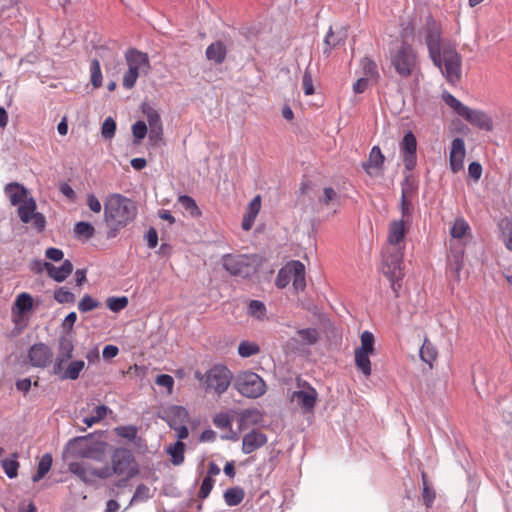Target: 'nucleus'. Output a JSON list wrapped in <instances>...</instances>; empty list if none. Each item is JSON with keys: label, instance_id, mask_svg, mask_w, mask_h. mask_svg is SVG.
<instances>
[{"label": "nucleus", "instance_id": "nucleus-27", "mask_svg": "<svg viewBox=\"0 0 512 512\" xmlns=\"http://www.w3.org/2000/svg\"><path fill=\"white\" fill-rule=\"evenodd\" d=\"M36 201L33 197H29V199L24 200L22 203L18 204V216L20 220L28 224L32 221V217L36 212Z\"/></svg>", "mask_w": 512, "mask_h": 512}, {"label": "nucleus", "instance_id": "nucleus-26", "mask_svg": "<svg viewBox=\"0 0 512 512\" xmlns=\"http://www.w3.org/2000/svg\"><path fill=\"white\" fill-rule=\"evenodd\" d=\"M85 367L83 360L72 361L66 369L61 365V372L56 374L61 380H76Z\"/></svg>", "mask_w": 512, "mask_h": 512}, {"label": "nucleus", "instance_id": "nucleus-59", "mask_svg": "<svg viewBox=\"0 0 512 512\" xmlns=\"http://www.w3.org/2000/svg\"><path fill=\"white\" fill-rule=\"evenodd\" d=\"M116 132V122L112 117H107L101 127V135L105 139H112Z\"/></svg>", "mask_w": 512, "mask_h": 512}, {"label": "nucleus", "instance_id": "nucleus-55", "mask_svg": "<svg viewBox=\"0 0 512 512\" xmlns=\"http://www.w3.org/2000/svg\"><path fill=\"white\" fill-rule=\"evenodd\" d=\"M259 350V346L256 343L248 341H242L238 346V353L241 357L244 358L256 355Z\"/></svg>", "mask_w": 512, "mask_h": 512}, {"label": "nucleus", "instance_id": "nucleus-11", "mask_svg": "<svg viewBox=\"0 0 512 512\" xmlns=\"http://www.w3.org/2000/svg\"><path fill=\"white\" fill-rule=\"evenodd\" d=\"M400 151L404 166L407 170H413L416 166L417 140L415 135L408 131L400 142Z\"/></svg>", "mask_w": 512, "mask_h": 512}, {"label": "nucleus", "instance_id": "nucleus-63", "mask_svg": "<svg viewBox=\"0 0 512 512\" xmlns=\"http://www.w3.org/2000/svg\"><path fill=\"white\" fill-rule=\"evenodd\" d=\"M155 383L159 386L165 387L168 394H172L174 387V378L168 374H160L156 377Z\"/></svg>", "mask_w": 512, "mask_h": 512}, {"label": "nucleus", "instance_id": "nucleus-35", "mask_svg": "<svg viewBox=\"0 0 512 512\" xmlns=\"http://www.w3.org/2000/svg\"><path fill=\"white\" fill-rule=\"evenodd\" d=\"M419 355L423 362L432 366V363L437 358L438 352L434 344H432L428 339H425L420 348Z\"/></svg>", "mask_w": 512, "mask_h": 512}, {"label": "nucleus", "instance_id": "nucleus-51", "mask_svg": "<svg viewBox=\"0 0 512 512\" xmlns=\"http://www.w3.org/2000/svg\"><path fill=\"white\" fill-rule=\"evenodd\" d=\"M117 436L134 441L138 434V429L134 425L118 426L114 429Z\"/></svg>", "mask_w": 512, "mask_h": 512}, {"label": "nucleus", "instance_id": "nucleus-2", "mask_svg": "<svg viewBox=\"0 0 512 512\" xmlns=\"http://www.w3.org/2000/svg\"><path fill=\"white\" fill-rule=\"evenodd\" d=\"M442 99L457 115L471 125L485 131L493 129L492 119L484 111L469 108L447 91L443 92Z\"/></svg>", "mask_w": 512, "mask_h": 512}, {"label": "nucleus", "instance_id": "nucleus-16", "mask_svg": "<svg viewBox=\"0 0 512 512\" xmlns=\"http://www.w3.org/2000/svg\"><path fill=\"white\" fill-rule=\"evenodd\" d=\"M74 344L69 336H61L58 343V353L53 364V374L61 372V365L72 358Z\"/></svg>", "mask_w": 512, "mask_h": 512}, {"label": "nucleus", "instance_id": "nucleus-37", "mask_svg": "<svg viewBox=\"0 0 512 512\" xmlns=\"http://www.w3.org/2000/svg\"><path fill=\"white\" fill-rule=\"evenodd\" d=\"M52 455L50 453H45L39 463L36 473L32 477L33 482L40 481L51 469L52 466Z\"/></svg>", "mask_w": 512, "mask_h": 512}, {"label": "nucleus", "instance_id": "nucleus-1", "mask_svg": "<svg viewBox=\"0 0 512 512\" xmlns=\"http://www.w3.org/2000/svg\"><path fill=\"white\" fill-rule=\"evenodd\" d=\"M136 203L119 193H113L104 201V221L109 228L107 238L117 236L118 232L131 223L137 216Z\"/></svg>", "mask_w": 512, "mask_h": 512}, {"label": "nucleus", "instance_id": "nucleus-36", "mask_svg": "<svg viewBox=\"0 0 512 512\" xmlns=\"http://www.w3.org/2000/svg\"><path fill=\"white\" fill-rule=\"evenodd\" d=\"M166 451L171 456V461L174 465L178 466L184 462L185 444L182 441H177L168 446Z\"/></svg>", "mask_w": 512, "mask_h": 512}, {"label": "nucleus", "instance_id": "nucleus-25", "mask_svg": "<svg viewBox=\"0 0 512 512\" xmlns=\"http://www.w3.org/2000/svg\"><path fill=\"white\" fill-rule=\"evenodd\" d=\"M290 270H292L291 279L296 292L303 291L306 287L305 266L302 262L296 260L290 262Z\"/></svg>", "mask_w": 512, "mask_h": 512}, {"label": "nucleus", "instance_id": "nucleus-48", "mask_svg": "<svg viewBox=\"0 0 512 512\" xmlns=\"http://www.w3.org/2000/svg\"><path fill=\"white\" fill-rule=\"evenodd\" d=\"M361 344L355 350L374 353V335L370 331H364L360 337Z\"/></svg>", "mask_w": 512, "mask_h": 512}, {"label": "nucleus", "instance_id": "nucleus-43", "mask_svg": "<svg viewBox=\"0 0 512 512\" xmlns=\"http://www.w3.org/2000/svg\"><path fill=\"white\" fill-rule=\"evenodd\" d=\"M169 416L171 417L172 424L186 423L189 421V412L182 406L174 405L169 409Z\"/></svg>", "mask_w": 512, "mask_h": 512}, {"label": "nucleus", "instance_id": "nucleus-28", "mask_svg": "<svg viewBox=\"0 0 512 512\" xmlns=\"http://www.w3.org/2000/svg\"><path fill=\"white\" fill-rule=\"evenodd\" d=\"M263 419L262 413L257 409H247L239 418V428L246 429L252 425H258Z\"/></svg>", "mask_w": 512, "mask_h": 512}, {"label": "nucleus", "instance_id": "nucleus-19", "mask_svg": "<svg viewBox=\"0 0 512 512\" xmlns=\"http://www.w3.org/2000/svg\"><path fill=\"white\" fill-rule=\"evenodd\" d=\"M266 442L267 437L264 433L258 430H252L243 436L242 452L244 454H251L252 452L264 446Z\"/></svg>", "mask_w": 512, "mask_h": 512}, {"label": "nucleus", "instance_id": "nucleus-61", "mask_svg": "<svg viewBox=\"0 0 512 512\" xmlns=\"http://www.w3.org/2000/svg\"><path fill=\"white\" fill-rule=\"evenodd\" d=\"M417 190V186L414 181L410 177H405V179L401 183V196H406L407 198H413Z\"/></svg>", "mask_w": 512, "mask_h": 512}, {"label": "nucleus", "instance_id": "nucleus-17", "mask_svg": "<svg viewBox=\"0 0 512 512\" xmlns=\"http://www.w3.org/2000/svg\"><path fill=\"white\" fill-rule=\"evenodd\" d=\"M465 154L466 150L464 140L460 137L454 138L451 143L449 154L450 168L454 173L463 169Z\"/></svg>", "mask_w": 512, "mask_h": 512}, {"label": "nucleus", "instance_id": "nucleus-60", "mask_svg": "<svg viewBox=\"0 0 512 512\" xmlns=\"http://www.w3.org/2000/svg\"><path fill=\"white\" fill-rule=\"evenodd\" d=\"M140 72L134 70V68H129L123 75V81L122 85L126 89H132L137 81V78L139 77Z\"/></svg>", "mask_w": 512, "mask_h": 512}, {"label": "nucleus", "instance_id": "nucleus-14", "mask_svg": "<svg viewBox=\"0 0 512 512\" xmlns=\"http://www.w3.org/2000/svg\"><path fill=\"white\" fill-rule=\"evenodd\" d=\"M125 60L129 68H134L138 72L148 74L151 69L150 59L147 53L141 52L136 48H130L125 53Z\"/></svg>", "mask_w": 512, "mask_h": 512}, {"label": "nucleus", "instance_id": "nucleus-34", "mask_svg": "<svg viewBox=\"0 0 512 512\" xmlns=\"http://www.w3.org/2000/svg\"><path fill=\"white\" fill-rule=\"evenodd\" d=\"M244 496V489L239 486H235L228 488L224 492L223 498L228 506L233 507L239 505L243 501Z\"/></svg>", "mask_w": 512, "mask_h": 512}, {"label": "nucleus", "instance_id": "nucleus-40", "mask_svg": "<svg viewBox=\"0 0 512 512\" xmlns=\"http://www.w3.org/2000/svg\"><path fill=\"white\" fill-rule=\"evenodd\" d=\"M300 341L303 345H314L318 342L320 336L315 328H305L297 331Z\"/></svg>", "mask_w": 512, "mask_h": 512}, {"label": "nucleus", "instance_id": "nucleus-4", "mask_svg": "<svg viewBox=\"0 0 512 512\" xmlns=\"http://www.w3.org/2000/svg\"><path fill=\"white\" fill-rule=\"evenodd\" d=\"M223 268L232 276L248 278L256 272L255 256L226 254L222 257Z\"/></svg>", "mask_w": 512, "mask_h": 512}, {"label": "nucleus", "instance_id": "nucleus-52", "mask_svg": "<svg viewBox=\"0 0 512 512\" xmlns=\"http://www.w3.org/2000/svg\"><path fill=\"white\" fill-rule=\"evenodd\" d=\"M91 72V84L95 88H99L102 85V72L101 66L98 59H93L90 65Z\"/></svg>", "mask_w": 512, "mask_h": 512}, {"label": "nucleus", "instance_id": "nucleus-46", "mask_svg": "<svg viewBox=\"0 0 512 512\" xmlns=\"http://www.w3.org/2000/svg\"><path fill=\"white\" fill-rule=\"evenodd\" d=\"M421 477L423 482L422 499L424 504L427 507H430L435 500L436 494L434 489L428 485L427 476L425 472H422Z\"/></svg>", "mask_w": 512, "mask_h": 512}, {"label": "nucleus", "instance_id": "nucleus-64", "mask_svg": "<svg viewBox=\"0 0 512 512\" xmlns=\"http://www.w3.org/2000/svg\"><path fill=\"white\" fill-rule=\"evenodd\" d=\"M213 486L214 480L210 479L209 477H204L198 492V497L201 500L206 499L209 496L211 490L213 489Z\"/></svg>", "mask_w": 512, "mask_h": 512}, {"label": "nucleus", "instance_id": "nucleus-30", "mask_svg": "<svg viewBox=\"0 0 512 512\" xmlns=\"http://www.w3.org/2000/svg\"><path fill=\"white\" fill-rule=\"evenodd\" d=\"M355 365L356 368L365 376L369 377L372 373L370 355L372 353L355 350Z\"/></svg>", "mask_w": 512, "mask_h": 512}, {"label": "nucleus", "instance_id": "nucleus-24", "mask_svg": "<svg viewBox=\"0 0 512 512\" xmlns=\"http://www.w3.org/2000/svg\"><path fill=\"white\" fill-rule=\"evenodd\" d=\"M5 193L13 206L22 203L26 199H29L27 189L17 182L8 183L5 186Z\"/></svg>", "mask_w": 512, "mask_h": 512}, {"label": "nucleus", "instance_id": "nucleus-21", "mask_svg": "<svg viewBox=\"0 0 512 512\" xmlns=\"http://www.w3.org/2000/svg\"><path fill=\"white\" fill-rule=\"evenodd\" d=\"M45 266V271L48 276L56 282L65 281L68 276L73 272V264L70 260L66 259L63 261L61 266L57 267L54 264H43Z\"/></svg>", "mask_w": 512, "mask_h": 512}, {"label": "nucleus", "instance_id": "nucleus-39", "mask_svg": "<svg viewBox=\"0 0 512 512\" xmlns=\"http://www.w3.org/2000/svg\"><path fill=\"white\" fill-rule=\"evenodd\" d=\"M141 110L146 117L149 127L162 125L161 117L158 111L148 103L141 104Z\"/></svg>", "mask_w": 512, "mask_h": 512}, {"label": "nucleus", "instance_id": "nucleus-53", "mask_svg": "<svg viewBox=\"0 0 512 512\" xmlns=\"http://www.w3.org/2000/svg\"><path fill=\"white\" fill-rule=\"evenodd\" d=\"M101 303L94 298H92L89 294H85L82 299L78 303V310L82 313H86L98 308Z\"/></svg>", "mask_w": 512, "mask_h": 512}, {"label": "nucleus", "instance_id": "nucleus-41", "mask_svg": "<svg viewBox=\"0 0 512 512\" xmlns=\"http://www.w3.org/2000/svg\"><path fill=\"white\" fill-rule=\"evenodd\" d=\"M343 41V37L336 36L332 30V27H330L324 39L323 54L329 56L331 51L343 43Z\"/></svg>", "mask_w": 512, "mask_h": 512}, {"label": "nucleus", "instance_id": "nucleus-8", "mask_svg": "<svg viewBox=\"0 0 512 512\" xmlns=\"http://www.w3.org/2000/svg\"><path fill=\"white\" fill-rule=\"evenodd\" d=\"M391 63L400 76L408 77L416 64V54L409 44L402 43L392 55Z\"/></svg>", "mask_w": 512, "mask_h": 512}, {"label": "nucleus", "instance_id": "nucleus-32", "mask_svg": "<svg viewBox=\"0 0 512 512\" xmlns=\"http://www.w3.org/2000/svg\"><path fill=\"white\" fill-rule=\"evenodd\" d=\"M339 194L332 187H325L323 193L319 196L315 210L319 212L320 207H328L339 202Z\"/></svg>", "mask_w": 512, "mask_h": 512}, {"label": "nucleus", "instance_id": "nucleus-13", "mask_svg": "<svg viewBox=\"0 0 512 512\" xmlns=\"http://www.w3.org/2000/svg\"><path fill=\"white\" fill-rule=\"evenodd\" d=\"M426 44L429 56L437 68H441V33L436 27H429L426 34Z\"/></svg>", "mask_w": 512, "mask_h": 512}, {"label": "nucleus", "instance_id": "nucleus-6", "mask_svg": "<svg viewBox=\"0 0 512 512\" xmlns=\"http://www.w3.org/2000/svg\"><path fill=\"white\" fill-rule=\"evenodd\" d=\"M461 55L453 47H445L442 51V63L440 71L446 80L455 84L461 77Z\"/></svg>", "mask_w": 512, "mask_h": 512}, {"label": "nucleus", "instance_id": "nucleus-23", "mask_svg": "<svg viewBox=\"0 0 512 512\" xmlns=\"http://www.w3.org/2000/svg\"><path fill=\"white\" fill-rule=\"evenodd\" d=\"M205 55L208 61L220 65L226 59L227 48L222 41H215L206 48Z\"/></svg>", "mask_w": 512, "mask_h": 512}, {"label": "nucleus", "instance_id": "nucleus-58", "mask_svg": "<svg viewBox=\"0 0 512 512\" xmlns=\"http://www.w3.org/2000/svg\"><path fill=\"white\" fill-rule=\"evenodd\" d=\"M107 307L112 312H119L123 310L128 305V298L126 296L122 297H109L106 301Z\"/></svg>", "mask_w": 512, "mask_h": 512}, {"label": "nucleus", "instance_id": "nucleus-54", "mask_svg": "<svg viewBox=\"0 0 512 512\" xmlns=\"http://www.w3.org/2000/svg\"><path fill=\"white\" fill-rule=\"evenodd\" d=\"M149 143L152 146H160L163 143V125L149 127Z\"/></svg>", "mask_w": 512, "mask_h": 512}, {"label": "nucleus", "instance_id": "nucleus-15", "mask_svg": "<svg viewBox=\"0 0 512 512\" xmlns=\"http://www.w3.org/2000/svg\"><path fill=\"white\" fill-rule=\"evenodd\" d=\"M411 225V221L404 219L393 220L388 229L387 242L391 248L401 247L400 243L403 241L406 232Z\"/></svg>", "mask_w": 512, "mask_h": 512}, {"label": "nucleus", "instance_id": "nucleus-9", "mask_svg": "<svg viewBox=\"0 0 512 512\" xmlns=\"http://www.w3.org/2000/svg\"><path fill=\"white\" fill-rule=\"evenodd\" d=\"M404 247L387 246L383 252V271L387 277L403 278Z\"/></svg>", "mask_w": 512, "mask_h": 512}, {"label": "nucleus", "instance_id": "nucleus-42", "mask_svg": "<svg viewBox=\"0 0 512 512\" xmlns=\"http://www.w3.org/2000/svg\"><path fill=\"white\" fill-rule=\"evenodd\" d=\"M74 233L78 238L88 240L94 236L95 228L89 222L80 221L75 224Z\"/></svg>", "mask_w": 512, "mask_h": 512}, {"label": "nucleus", "instance_id": "nucleus-56", "mask_svg": "<svg viewBox=\"0 0 512 512\" xmlns=\"http://www.w3.org/2000/svg\"><path fill=\"white\" fill-rule=\"evenodd\" d=\"M134 142L139 144L147 135L148 128L144 121H137L132 125Z\"/></svg>", "mask_w": 512, "mask_h": 512}, {"label": "nucleus", "instance_id": "nucleus-33", "mask_svg": "<svg viewBox=\"0 0 512 512\" xmlns=\"http://www.w3.org/2000/svg\"><path fill=\"white\" fill-rule=\"evenodd\" d=\"M385 157L381 152V149L378 146H373L370 154L369 159L367 162H364L362 164L363 169L367 172H369L370 167H374L376 169H381L384 164Z\"/></svg>", "mask_w": 512, "mask_h": 512}, {"label": "nucleus", "instance_id": "nucleus-20", "mask_svg": "<svg viewBox=\"0 0 512 512\" xmlns=\"http://www.w3.org/2000/svg\"><path fill=\"white\" fill-rule=\"evenodd\" d=\"M68 470L82 482L91 485L94 482V467L86 462H71Z\"/></svg>", "mask_w": 512, "mask_h": 512}, {"label": "nucleus", "instance_id": "nucleus-12", "mask_svg": "<svg viewBox=\"0 0 512 512\" xmlns=\"http://www.w3.org/2000/svg\"><path fill=\"white\" fill-rule=\"evenodd\" d=\"M28 359L31 366L45 368L52 363L53 351L44 343H36L30 347Z\"/></svg>", "mask_w": 512, "mask_h": 512}, {"label": "nucleus", "instance_id": "nucleus-49", "mask_svg": "<svg viewBox=\"0 0 512 512\" xmlns=\"http://www.w3.org/2000/svg\"><path fill=\"white\" fill-rule=\"evenodd\" d=\"M412 199L413 198H407L406 196H401V199H400L401 219L411 221V222H412V215H413V211H414Z\"/></svg>", "mask_w": 512, "mask_h": 512}, {"label": "nucleus", "instance_id": "nucleus-45", "mask_svg": "<svg viewBox=\"0 0 512 512\" xmlns=\"http://www.w3.org/2000/svg\"><path fill=\"white\" fill-rule=\"evenodd\" d=\"M361 68L366 78L377 79L379 77L377 65L372 59L364 57L361 60Z\"/></svg>", "mask_w": 512, "mask_h": 512}, {"label": "nucleus", "instance_id": "nucleus-5", "mask_svg": "<svg viewBox=\"0 0 512 512\" xmlns=\"http://www.w3.org/2000/svg\"><path fill=\"white\" fill-rule=\"evenodd\" d=\"M233 386L242 396L247 398H258L266 392L264 380L251 371L239 373L234 379Z\"/></svg>", "mask_w": 512, "mask_h": 512}, {"label": "nucleus", "instance_id": "nucleus-50", "mask_svg": "<svg viewBox=\"0 0 512 512\" xmlns=\"http://www.w3.org/2000/svg\"><path fill=\"white\" fill-rule=\"evenodd\" d=\"M54 299L60 304H73L76 300V297L67 288L59 287L54 291Z\"/></svg>", "mask_w": 512, "mask_h": 512}, {"label": "nucleus", "instance_id": "nucleus-18", "mask_svg": "<svg viewBox=\"0 0 512 512\" xmlns=\"http://www.w3.org/2000/svg\"><path fill=\"white\" fill-rule=\"evenodd\" d=\"M318 393L315 388L307 384L306 389L294 391L292 399L296 400L305 412H311L316 404Z\"/></svg>", "mask_w": 512, "mask_h": 512}, {"label": "nucleus", "instance_id": "nucleus-3", "mask_svg": "<svg viewBox=\"0 0 512 512\" xmlns=\"http://www.w3.org/2000/svg\"><path fill=\"white\" fill-rule=\"evenodd\" d=\"M91 437L92 434L74 437L67 442L65 450L78 458L102 461L104 456V443L89 442Z\"/></svg>", "mask_w": 512, "mask_h": 512}, {"label": "nucleus", "instance_id": "nucleus-29", "mask_svg": "<svg viewBox=\"0 0 512 512\" xmlns=\"http://www.w3.org/2000/svg\"><path fill=\"white\" fill-rule=\"evenodd\" d=\"M33 308V298L29 293L23 292L19 294L13 306V313L24 315Z\"/></svg>", "mask_w": 512, "mask_h": 512}, {"label": "nucleus", "instance_id": "nucleus-22", "mask_svg": "<svg viewBox=\"0 0 512 512\" xmlns=\"http://www.w3.org/2000/svg\"><path fill=\"white\" fill-rule=\"evenodd\" d=\"M261 209V197L260 195H256L248 204L246 212L242 219V229L245 231H249L254 221Z\"/></svg>", "mask_w": 512, "mask_h": 512}, {"label": "nucleus", "instance_id": "nucleus-7", "mask_svg": "<svg viewBox=\"0 0 512 512\" xmlns=\"http://www.w3.org/2000/svg\"><path fill=\"white\" fill-rule=\"evenodd\" d=\"M232 379V372L226 366L215 365L206 372V388L214 390L218 395H221L228 389Z\"/></svg>", "mask_w": 512, "mask_h": 512}, {"label": "nucleus", "instance_id": "nucleus-44", "mask_svg": "<svg viewBox=\"0 0 512 512\" xmlns=\"http://www.w3.org/2000/svg\"><path fill=\"white\" fill-rule=\"evenodd\" d=\"M470 230V226L463 218H458L454 221L450 234L453 238L461 239Z\"/></svg>", "mask_w": 512, "mask_h": 512}, {"label": "nucleus", "instance_id": "nucleus-57", "mask_svg": "<svg viewBox=\"0 0 512 512\" xmlns=\"http://www.w3.org/2000/svg\"><path fill=\"white\" fill-rule=\"evenodd\" d=\"M291 275H292V270H290V263H289L285 268L281 269L278 272V275L275 279V285L280 289L285 288L291 281Z\"/></svg>", "mask_w": 512, "mask_h": 512}, {"label": "nucleus", "instance_id": "nucleus-62", "mask_svg": "<svg viewBox=\"0 0 512 512\" xmlns=\"http://www.w3.org/2000/svg\"><path fill=\"white\" fill-rule=\"evenodd\" d=\"M266 312V308L264 303L258 300H252L249 303V314L252 316L257 317L258 319H261L264 317Z\"/></svg>", "mask_w": 512, "mask_h": 512}, {"label": "nucleus", "instance_id": "nucleus-47", "mask_svg": "<svg viewBox=\"0 0 512 512\" xmlns=\"http://www.w3.org/2000/svg\"><path fill=\"white\" fill-rule=\"evenodd\" d=\"M178 200L183 208L191 214V216L198 217L201 215V211L192 197L188 195H182Z\"/></svg>", "mask_w": 512, "mask_h": 512}, {"label": "nucleus", "instance_id": "nucleus-10", "mask_svg": "<svg viewBox=\"0 0 512 512\" xmlns=\"http://www.w3.org/2000/svg\"><path fill=\"white\" fill-rule=\"evenodd\" d=\"M114 473L131 477L136 472L134 456L127 448H117L111 457Z\"/></svg>", "mask_w": 512, "mask_h": 512}, {"label": "nucleus", "instance_id": "nucleus-38", "mask_svg": "<svg viewBox=\"0 0 512 512\" xmlns=\"http://www.w3.org/2000/svg\"><path fill=\"white\" fill-rule=\"evenodd\" d=\"M12 459H3L1 460V466L6 474V476L10 479L16 478L18 475L19 462L17 461L18 454L13 453Z\"/></svg>", "mask_w": 512, "mask_h": 512}, {"label": "nucleus", "instance_id": "nucleus-31", "mask_svg": "<svg viewBox=\"0 0 512 512\" xmlns=\"http://www.w3.org/2000/svg\"><path fill=\"white\" fill-rule=\"evenodd\" d=\"M498 226L501 240L505 247L512 251V218L505 217L501 219Z\"/></svg>", "mask_w": 512, "mask_h": 512}]
</instances>
